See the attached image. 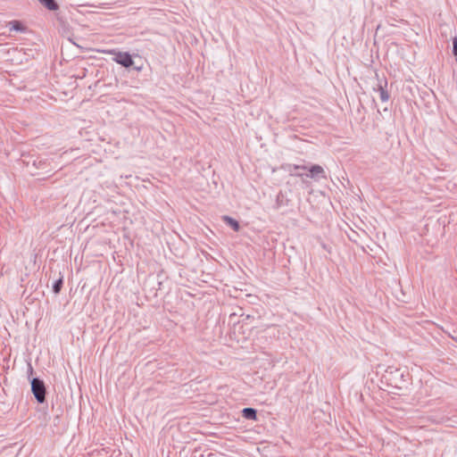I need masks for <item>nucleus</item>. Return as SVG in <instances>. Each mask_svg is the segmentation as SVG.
I'll use <instances>...</instances> for the list:
<instances>
[{
  "instance_id": "11",
  "label": "nucleus",
  "mask_w": 457,
  "mask_h": 457,
  "mask_svg": "<svg viewBox=\"0 0 457 457\" xmlns=\"http://www.w3.org/2000/svg\"><path fill=\"white\" fill-rule=\"evenodd\" d=\"M453 54H454V55H457V38L456 37L453 39Z\"/></svg>"
},
{
  "instance_id": "2",
  "label": "nucleus",
  "mask_w": 457,
  "mask_h": 457,
  "mask_svg": "<svg viewBox=\"0 0 457 457\" xmlns=\"http://www.w3.org/2000/svg\"><path fill=\"white\" fill-rule=\"evenodd\" d=\"M113 61L125 68H129L134 64L132 56L127 52L115 50L113 54Z\"/></svg>"
},
{
  "instance_id": "7",
  "label": "nucleus",
  "mask_w": 457,
  "mask_h": 457,
  "mask_svg": "<svg viewBox=\"0 0 457 457\" xmlns=\"http://www.w3.org/2000/svg\"><path fill=\"white\" fill-rule=\"evenodd\" d=\"M9 25L11 26V29H13V30H20L21 29V25L19 21H12L9 23Z\"/></svg>"
},
{
  "instance_id": "5",
  "label": "nucleus",
  "mask_w": 457,
  "mask_h": 457,
  "mask_svg": "<svg viewBox=\"0 0 457 457\" xmlns=\"http://www.w3.org/2000/svg\"><path fill=\"white\" fill-rule=\"evenodd\" d=\"M38 1L49 10L54 11V10H57V8H58V5L54 2V0H38Z\"/></svg>"
},
{
  "instance_id": "6",
  "label": "nucleus",
  "mask_w": 457,
  "mask_h": 457,
  "mask_svg": "<svg viewBox=\"0 0 457 457\" xmlns=\"http://www.w3.org/2000/svg\"><path fill=\"white\" fill-rule=\"evenodd\" d=\"M224 220L233 228V229L235 231H238L239 230V224L237 220H235L234 219L230 218V217H224Z\"/></svg>"
},
{
  "instance_id": "4",
  "label": "nucleus",
  "mask_w": 457,
  "mask_h": 457,
  "mask_svg": "<svg viewBox=\"0 0 457 457\" xmlns=\"http://www.w3.org/2000/svg\"><path fill=\"white\" fill-rule=\"evenodd\" d=\"M243 416L245 419L255 420H256V411L254 409H252V408H245L243 410Z\"/></svg>"
},
{
  "instance_id": "8",
  "label": "nucleus",
  "mask_w": 457,
  "mask_h": 457,
  "mask_svg": "<svg viewBox=\"0 0 457 457\" xmlns=\"http://www.w3.org/2000/svg\"><path fill=\"white\" fill-rule=\"evenodd\" d=\"M96 52L105 54H114L115 50L114 49H96Z\"/></svg>"
},
{
  "instance_id": "10",
  "label": "nucleus",
  "mask_w": 457,
  "mask_h": 457,
  "mask_svg": "<svg viewBox=\"0 0 457 457\" xmlns=\"http://www.w3.org/2000/svg\"><path fill=\"white\" fill-rule=\"evenodd\" d=\"M381 100L384 102H386L388 100V96L384 90H382L381 92Z\"/></svg>"
},
{
  "instance_id": "12",
  "label": "nucleus",
  "mask_w": 457,
  "mask_h": 457,
  "mask_svg": "<svg viewBox=\"0 0 457 457\" xmlns=\"http://www.w3.org/2000/svg\"><path fill=\"white\" fill-rule=\"evenodd\" d=\"M295 169H300V168L304 169V167H300V166H295Z\"/></svg>"
},
{
  "instance_id": "9",
  "label": "nucleus",
  "mask_w": 457,
  "mask_h": 457,
  "mask_svg": "<svg viewBox=\"0 0 457 457\" xmlns=\"http://www.w3.org/2000/svg\"><path fill=\"white\" fill-rule=\"evenodd\" d=\"M62 279H59L54 286V293H59L60 290H61V287H62Z\"/></svg>"
},
{
  "instance_id": "1",
  "label": "nucleus",
  "mask_w": 457,
  "mask_h": 457,
  "mask_svg": "<svg viewBox=\"0 0 457 457\" xmlns=\"http://www.w3.org/2000/svg\"><path fill=\"white\" fill-rule=\"evenodd\" d=\"M31 389L37 402L43 403L46 398V387L43 381L34 378L31 382Z\"/></svg>"
},
{
  "instance_id": "3",
  "label": "nucleus",
  "mask_w": 457,
  "mask_h": 457,
  "mask_svg": "<svg viewBox=\"0 0 457 457\" xmlns=\"http://www.w3.org/2000/svg\"><path fill=\"white\" fill-rule=\"evenodd\" d=\"M309 172L311 178H315L317 176L323 175L324 170L320 165H313L310 168Z\"/></svg>"
}]
</instances>
